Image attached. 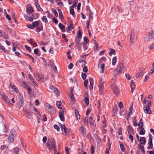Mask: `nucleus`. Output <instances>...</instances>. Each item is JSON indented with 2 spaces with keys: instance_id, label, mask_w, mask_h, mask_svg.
<instances>
[{
  "instance_id": "obj_1",
  "label": "nucleus",
  "mask_w": 154,
  "mask_h": 154,
  "mask_svg": "<svg viewBox=\"0 0 154 154\" xmlns=\"http://www.w3.org/2000/svg\"><path fill=\"white\" fill-rule=\"evenodd\" d=\"M46 147L50 150L52 149H54V151L55 152L57 149L56 143L54 139L52 140H48L46 144Z\"/></svg>"
},
{
  "instance_id": "obj_2",
  "label": "nucleus",
  "mask_w": 154,
  "mask_h": 154,
  "mask_svg": "<svg viewBox=\"0 0 154 154\" xmlns=\"http://www.w3.org/2000/svg\"><path fill=\"white\" fill-rule=\"evenodd\" d=\"M16 134L15 130L14 129H11V130L9 135L8 138V141L10 143L14 142V137Z\"/></svg>"
},
{
  "instance_id": "obj_3",
  "label": "nucleus",
  "mask_w": 154,
  "mask_h": 154,
  "mask_svg": "<svg viewBox=\"0 0 154 154\" xmlns=\"http://www.w3.org/2000/svg\"><path fill=\"white\" fill-rule=\"evenodd\" d=\"M81 39H79V38L77 37H76L75 38V42L77 48H81L82 47V46H83V47L84 48H85L84 46L85 45V44L83 42L82 43V44H81L80 43V41Z\"/></svg>"
},
{
  "instance_id": "obj_4",
  "label": "nucleus",
  "mask_w": 154,
  "mask_h": 154,
  "mask_svg": "<svg viewBox=\"0 0 154 154\" xmlns=\"http://www.w3.org/2000/svg\"><path fill=\"white\" fill-rule=\"evenodd\" d=\"M124 66L123 63H120L118 66L116 70L118 74L121 73L124 69Z\"/></svg>"
},
{
  "instance_id": "obj_5",
  "label": "nucleus",
  "mask_w": 154,
  "mask_h": 154,
  "mask_svg": "<svg viewBox=\"0 0 154 154\" xmlns=\"http://www.w3.org/2000/svg\"><path fill=\"white\" fill-rule=\"evenodd\" d=\"M146 40L150 41L154 40V31L153 30L151 32H149L147 37L146 38Z\"/></svg>"
},
{
  "instance_id": "obj_6",
  "label": "nucleus",
  "mask_w": 154,
  "mask_h": 154,
  "mask_svg": "<svg viewBox=\"0 0 154 154\" xmlns=\"http://www.w3.org/2000/svg\"><path fill=\"white\" fill-rule=\"evenodd\" d=\"M79 131L82 135L84 137L85 136L86 134V129L85 128L82 126L79 128Z\"/></svg>"
},
{
  "instance_id": "obj_7",
  "label": "nucleus",
  "mask_w": 154,
  "mask_h": 154,
  "mask_svg": "<svg viewBox=\"0 0 154 154\" xmlns=\"http://www.w3.org/2000/svg\"><path fill=\"white\" fill-rule=\"evenodd\" d=\"M46 109L49 112L53 113L54 112L53 108L48 103H47L45 106Z\"/></svg>"
},
{
  "instance_id": "obj_8",
  "label": "nucleus",
  "mask_w": 154,
  "mask_h": 154,
  "mask_svg": "<svg viewBox=\"0 0 154 154\" xmlns=\"http://www.w3.org/2000/svg\"><path fill=\"white\" fill-rule=\"evenodd\" d=\"M111 88L113 90V92L116 95L119 93L118 89L116 85L115 84H112L111 86Z\"/></svg>"
},
{
  "instance_id": "obj_9",
  "label": "nucleus",
  "mask_w": 154,
  "mask_h": 154,
  "mask_svg": "<svg viewBox=\"0 0 154 154\" xmlns=\"http://www.w3.org/2000/svg\"><path fill=\"white\" fill-rule=\"evenodd\" d=\"M24 112L28 119H30L31 117L32 113L30 111L27 110V109H25L24 110Z\"/></svg>"
},
{
  "instance_id": "obj_10",
  "label": "nucleus",
  "mask_w": 154,
  "mask_h": 154,
  "mask_svg": "<svg viewBox=\"0 0 154 154\" xmlns=\"http://www.w3.org/2000/svg\"><path fill=\"white\" fill-rule=\"evenodd\" d=\"M24 16L25 18L26 19H29L28 20L30 22L32 21L34 19L33 15H32L31 16L29 14H27V15H24Z\"/></svg>"
},
{
  "instance_id": "obj_11",
  "label": "nucleus",
  "mask_w": 154,
  "mask_h": 154,
  "mask_svg": "<svg viewBox=\"0 0 154 154\" xmlns=\"http://www.w3.org/2000/svg\"><path fill=\"white\" fill-rule=\"evenodd\" d=\"M145 69L144 68H143L141 70L139 73H137L136 75V78L142 76L144 73L145 72Z\"/></svg>"
},
{
  "instance_id": "obj_12",
  "label": "nucleus",
  "mask_w": 154,
  "mask_h": 154,
  "mask_svg": "<svg viewBox=\"0 0 154 154\" xmlns=\"http://www.w3.org/2000/svg\"><path fill=\"white\" fill-rule=\"evenodd\" d=\"M50 89L54 92L57 95H59V92L57 89L54 87L53 86L51 85L50 86Z\"/></svg>"
},
{
  "instance_id": "obj_13",
  "label": "nucleus",
  "mask_w": 154,
  "mask_h": 154,
  "mask_svg": "<svg viewBox=\"0 0 154 154\" xmlns=\"http://www.w3.org/2000/svg\"><path fill=\"white\" fill-rule=\"evenodd\" d=\"M135 35V34L134 32H131L130 38V42L129 44L130 45H131L133 44V41L134 39Z\"/></svg>"
},
{
  "instance_id": "obj_14",
  "label": "nucleus",
  "mask_w": 154,
  "mask_h": 154,
  "mask_svg": "<svg viewBox=\"0 0 154 154\" xmlns=\"http://www.w3.org/2000/svg\"><path fill=\"white\" fill-rule=\"evenodd\" d=\"M70 93L71 94L70 95L69 100L71 103L73 104L74 101L75 97L73 94L72 93V91H71Z\"/></svg>"
},
{
  "instance_id": "obj_15",
  "label": "nucleus",
  "mask_w": 154,
  "mask_h": 154,
  "mask_svg": "<svg viewBox=\"0 0 154 154\" xmlns=\"http://www.w3.org/2000/svg\"><path fill=\"white\" fill-rule=\"evenodd\" d=\"M149 106H148V107L145 106L144 107L143 109L144 111L146 113L148 114H150L151 113V110L149 109Z\"/></svg>"
},
{
  "instance_id": "obj_16",
  "label": "nucleus",
  "mask_w": 154,
  "mask_h": 154,
  "mask_svg": "<svg viewBox=\"0 0 154 154\" xmlns=\"http://www.w3.org/2000/svg\"><path fill=\"white\" fill-rule=\"evenodd\" d=\"M59 117L61 121H64L65 118L64 116V112L63 111L60 112Z\"/></svg>"
},
{
  "instance_id": "obj_17",
  "label": "nucleus",
  "mask_w": 154,
  "mask_h": 154,
  "mask_svg": "<svg viewBox=\"0 0 154 154\" xmlns=\"http://www.w3.org/2000/svg\"><path fill=\"white\" fill-rule=\"evenodd\" d=\"M10 86L11 87V88L15 92H17L18 90L17 88L15 86L14 84L12 83L11 82L10 84Z\"/></svg>"
},
{
  "instance_id": "obj_18",
  "label": "nucleus",
  "mask_w": 154,
  "mask_h": 154,
  "mask_svg": "<svg viewBox=\"0 0 154 154\" xmlns=\"http://www.w3.org/2000/svg\"><path fill=\"white\" fill-rule=\"evenodd\" d=\"M2 97L5 101L7 103H9L10 101L9 99L8 96L6 95L3 94L2 95Z\"/></svg>"
},
{
  "instance_id": "obj_19",
  "label": "nucleus",
  "mask_w": 154,
  "mask_h": 154,
  "mask_svg": "<svg viewBox=\"0 0 154 154\" xmlns=\"http://www.w3.org/2000/svg\"><path fill=\"white\" fill-rule=\"evenodd\" d=\"M127 130L128 134L131 133L133 134L134 133V131L133 128L131 126H129L128 127Z\"/></svg>"
},
{
  "instance_id": "obj_20",
  "label": "nucleus",
  "mask_w": 154,
  "mask_h": 154,
  "mask_svg": "<svg viewBox=\"0 0 154 154\" xmlns=\"http://www.w3.org/2000/svg\"><path fill=\"white\" fill-rule=\"evenodd\" d=\"M140 142L141 144L145 145L146 143L145 137H141L140 140Z\"/></svg>"
},
{
  "instance_id": "obj_21",
  "label": "nucleus",
  "mask_w": 154,
  "mask_h": 154,
  "mask_svg": "<svg viewBox=\"0 0 154 154\" xmlns=\"http://www.w3.org/2000/svg\"><path fill=\"white\" fill-rule=\"evenodd\" d=\"M89 123L91 126H92L94 125L95 120H93V118L92 117H90L89 118Z\"/></svg>"
},
{
  "instance_id": "obj_22",
  "label": "nucleus",
  "mask_w": 154,
  "mask_h": 154,
  "mask_svg": "<svg viewBox=\"0 0 154 154\" xmlns=\"http://www.w3.org/2000/svg\"><path fill=\"white\" fill-rule=\"evenodd\" d=\"M77 38H79V39H81L82 38V31L81 30H79L78 31V32L77 33Z\"/></svg>"
},
{
  "instance_id": "obj_23",
  "label": "nucleus",
  "mask_w": 154,
  "mask_h": 154,
  "mask_svg": "<svg viewBox=\"0 0 154 154\" xmlns=\"http://www.w3.org/2000/svg\"><path fill=\"white\" fill-rule=\"evenodd\" d=\"M116 54V51L115 50L113 49H111L110 52L109 53V55L111 56L112 54L115 55Z\"/></svg>"
},
{
  "instance_id": "obj_24",
  "label": "nucleus",
  "mask_w": 154,
  "mask_h": 154,
  "mask_svg": "<svg viewBox=\"0 0 154 154\" xmlns=\"http://www.w3.org/2000/svg\"><path fill=\"white\" fill-rule=\"evenodd\" d=\"M43 30V26L42 25L41 27L38 26L36 28V31L38 32H39L41 30Z\"/></svg>"
},
{
  "instance_id": "obj_25",
  "label": "nucleus",
  "mask_w": 154,
  "mask_h": 154,
  "mask_svg": "<svg viewBox=\"0 0 154 154\" xmlns=\"http://www.w3.org/2000/svg\"><path fill=\"white\" fill-rule=\"evenodd\" d=\"M85 102L87 106H88L89 103V99L88 97H85L84 99Z\"/></svg>"
},
{
  "instance_id": "obj_26",
  "label": "nucleus",
  "mask_w": 154,
  "mask_h": 154,
  "mask_svg": "<svg viewBox=\"0 0 154 154\" xmlns=\"http://www.w3.org/2000/svg\"><path fill=\"white\" fill-rule=\"evenodd\" d=\"M75 113L77 120H79L80 119V115L78 110L75 111Z\"/></svg>"
},
{
  "instance_id": "obj_27",
  "label": "nucleus",
  "mask_w": 154,
  "mask_h": 154,
  "mask_svg": "<svg viewBox=\"0 0 154 154\" xmlns=\"http://www.w3.org/2000/svg\"><path fill=\"white\" fill-rule=\"evenodd\" d=\"M56 105L58 109H61V102L60 101H58L56 103Z\"/></svg>"
},
{
  "instance_id": "obj_28",
  "label": "nucleus",
  "mask_w": 154,
  "mask_h": 154,
  "mask_svg": "<svg viewBox=\"0 0 154 154\" xmlns=\"http://www.w3.org/2000/svg\"><path fill=\"white\" fill-rule=\"evenodd\" d=\"M27 11L28 13H31L34 10L32 7L31 6L28 7L27 8Z\"/></svg>"
},
{
  "instance_id": "obj_29",
  "label": "nucleus",
  "mask_w": 154,
  "mask_h": 154,
  "mask_svg": "<svg viewBox=\"0 0 154 154\" xmlns=\"http://www.w3.org/2000/svg\"><path fill=\"white\" fill-rule=\"evenodd\" d=\"M130 86L131 88L132 93H133L134 89L135 88V84H131Z\"/></svg>"
},
{
  "instance_id": "obj_30",
  "label": "nucleus",
  "mask_w": 154,
  "mask_h": 154,
  "mask_svg": "<svg viewBox=\"0 0 154 154\" xmlns=\"http://www.w3.org/2000/svg\"><path fill=\"white\" fill-rule=\"evenodd\" d=\"M106 60V58L105 57H102L99 60L98 62V66L100 65V64L101 63L102 61H105Z\"/></svg>"
},
{
  "instance_id": "obj_31",
  "label": "nucleus",
  "mask_w": 154,
  "mask_h": 154,
  "mask_svg": "<svg viewBox=\"0 0 154 154\" xmlns=\"http://www.w3.org/2000/svg\"><path fill=\"white\" fill-rule=\"evenodd\" d=\"M18 100L20 103L21 104L23 103V96L21 95H20L19 96Z\"/></svg>"
},
{
  "instance_id": "obj_32",
  "label": "nucleus",
  "mask_w": 154,
  "mask_h": 154,
  "mask_svg": "<svg viewBox=\"0 0 154 154\" xmlns=\"http://www.w3.org/2000/svg\"><path fill=\"white\" fill-rule=\"evenodd\" d=\"M42 20L43 22L45 23H47L48 22L47 19L45 16H43L42 18Z\"/></svg>"
},
{
  "instance_id": "obj_33",
  "label": "nucleus",
  "mask_w": 154,
  "mask_h": 154,
  "mask_svg": "<svg viewBox=\"0 0 154 154\" xmlns=\"http://www.w3.org/2000/svg\"><path fill=\"white\" fill-rule=\"evenodd\" d=\"M34 52V53L38 56L40 55V53L39 52L38 49H35Z\"/></svg>"
},
{
  "instance_id": "obj_34",
  "label": "nucleus",
  "mask_w": 154,
  "mask_h": 154,
  "mask_svg": "<svg viewBox=\"0 0 154 154\" xmlns=\"http://www.w3.org/2000/svg\"><path fill=\"white\" fill-rule=\"evenodd\" d=\"M70 14L72 15L73 17H75V15L74 13V10L73 8H70Z\"/></svg>"
},
{
  "instance_id": "obj_35",
  "label": "nucleus",
  "mask_w": 154,
  "mask_h": 154,
  "mask_svg": "<svg viewBox=\"0 0 154 154\" xmlns=\"http://www.w3.org/2000/svg\"><path fill=\"white\" fill-rule=\"evenodd\" d=\"M58 26L59 28L61 29H63L65 28V26L61 23H60L59 24Z\"/></svg>"
},
{
  "instance_id": "obj_36",
  "label": "nucleus",
  "mask_w": 154,
  "mask_h": 154,
  "mask_svg": "<svg viewBox=\"0 0 154 154\" xmlns=\"http://www.w3.org/2000/svg\"><path fill=\"white\" fill-rule=\"evenodd\" d=\"M52 12L54 14L56 17H57L58 16L57 12L56 10L54 8H52Z\"/></svg>"
},
{
  "instance_id": "obj_37",
  "label": "nucleus",
  "mask_w": 154,
  "mask_h": 154,
  "mask_svg": "<svg viewBox=\"0 0 154 154\" xmlns=\"http://www.w3.org/2000/svg\"><path fill=\"white\" fill-rule=\"evenodd\" d=\"M145 134V130L143 128H142L140 130L139 134L143 135Z\"/></svg>"
},
{
  "instance_id": "obj_38",
  "label": "nucleus",
  "mask_w": 154,
  "mask_h": 154,
  "mask_svg": "<svg viewBox=\"0 0 154 154\" xmlns=\"http://www.w3.org/2000/svg\"><path fill=\"white\" fill-rule=\"evenodd\" d=\"M117 58L116 57H114L112 60V65H115L116 62Z\"/></svg>"
},
{
  "instance_id": "obj_39",
  "label": "nucleus",
  "mask_w": 154,
  "mask_h": 154,
  "mask_svg": "<svg viewBox=\"0 0 154 154\" xmlns=\"http://www.w3.org/2000/svg\"><path fill=\"white\" fill-rule=\"evenodd\" d=\"M105 67V64L104 63H102L100 65V69L101 70V72L103 73L104 72V69Z\"/></svg>"
},
{
  "instance_id": "obj_40",
  "label": "nucleus",
  "mask_w": 154,
  "mask_h": 154,
  "mask_svg": "<svg viewBox=\"0 0 154 154\" xmlns=\"http://www.w3.org/2000/svg\"><path fill=\"white\" fill-rule=\"evenodd\" d=\"M120 146L121 151L122 152L125 151V148L124 145L122 143H121L120 144Z\"/></svg>"
},
{
  "instance_id": "obj_41",
  "label": "nucleus",
  "mask_w": 154,
  "mask_h": 154,
  "mask_svg": "<svg viewBox=\"0 0 154 154\" xmlns=\"http://www.w3.org/2000/svg\"><path fill=\"white\" fill-rule=\"evenodd\" d=\"M73 26V24L72 23H70L69 26L68 27V30L69 31H70L72 30V29L73 28V27L72 26Z\"/></svg>"
},
{
  "instance_id": "obj_42",
  "label": "nucleus",
  "mask_w": 154,
  "mask_h": 154,
  "mask_svg": "<svg viewBox=\"0 0 154 154\" xmlns=\"http://www.w3.org/2000/svg\"><path fill=\"white\" fill-rule=\"evenodd\" d=\"M35 6L38 11H43L42 8L40 7V6L39 5V4H38V5H36V6Z\"/></svg>"
},
{
  "instance_id": "obj_43",
  "label": "nucleus",
  "mask_w": 154,
  "mask_h": 154,
  "mask_svg": "<svg viewBox=\"0 0 154 154\" xmlns=\"http://www.w3.org/2000/svg\"><path fill=\"white\" fill-rule=\"evenodd\" d=\"M28 90V92L29 94H31L32 93V88L29 86L27 88Z\"/></svg>"
},
{
  "instance_id": "obj_44",
  "label": "nucleus",
  "mask_w": 154,
  "mask_h": 154,
  "mask_svg": "<svg viewBox=\"0 0 154 154\" xmlns=\"http://www.w3.org/2000/svg\"><path fill=\"white\" fill-rule=\"evenodd\" d=\"M140 149L141 150V152L143 153V154H145V150L144 149V146H140Z\"/></svg>"
},
{
  "instance_id": "obj_45",
  "label": "nucleus",
  "mask_w": 154,
  "mask_h": 154,
  "mask_svg": "<svg viewBox=\"0 0 154 154\" xmlns=\"http://www.w3.org/2000/svg\"><path fill=\"white\" fill-rule=\"evenodd\" d=\"M32 24L34 27L35 26H37L39 24V22L38 21H35L32 23Z\"/></svg>"
},
{
  "instance_id": "obj_46",
  "label": "nucleus",
  "mask_w": 154,
  "mask_h": 154,
  "mask_svg": "<svg viewBox=\"0 0 154 154\" xmlns=\"http://www.w3.org/2000/svg\"><path fill=\"white\" fill-rule=\"evenodd\" d=\"M84 41L85 43H88L89 42V41L88 38L86 36H85L84 37Z\"/></svg>"
},
{
  "instance_id": "obj_47",
  "label": "nucleus",
  "mask_w": 154,
  "mask_h": 154,
  "mask_svg": "<svg viewBox=\"0 0 154 154\" xmlns=\"http://www.w3.org/2000/svg\"><path fill=\"white\" fill-rule=\"evenodd\" d=\"M5 33L4 32L0 29V37H4Z\"/></svg>"
},
{
  "instance_id": "obj_48",
  "label": "nucleus",
  "mask_w": 154,
  "mask_h": 154,
  "mask_svg": "<svg viewBox=\"0 0 154 154\" xmlns=\"http://www.w3.org/2000/svg\"><path fill=\"white\" fill-rule=\"evenodd\" d=\"M59 16L60 19H62L63 18V15L62 12H59Z\"/></svg>"
},
{
  "instance_id": "obj_49",
  "label": "nucleus",
  "mask_w": 154,
  "mask_h": 154,
  "mask_svg": "<svg viewBox=\"0 0 154 154\" xmlns=\"http://www.w3.org/2000/svg\"><path fill=\"white\" fill-rule=\"evenodd\" d=\"M50 61L51 62V63H52L51 65L54 68L55 70H56L57 71V67H56V66H55V64H54V63L52 62V61L51 60H50Z\"/></svg>"
},
{
  "instance_id": "obj_50",
  "label": "nucleus",
  "mask_w": 154,
  "mask_h": 154,
  "mask_svg": "<svg viewBox=\"0 0 154 154\" xmlns=\"http://www.w3.org/2000/svg\"><path fill=\"white\" fill-rule=\"evenodd\" d=\"M27 27L28 28L30 29H33L35 28L33 24H29L27 26Z\"/></svg>"
},
{
  "instance_id": "obj_51",
  "label": "nucleus",
  "mask_w": 154,
  "mask_h": 154,
  "mask_svg": "<svg viewBox=\"0 0 154 154\" xmlns=\"http://www.w3.org/2000/svg\"><path fill=\"white\" fill-rule=\"evenodd\" d=\"M52 20L55 24H57L58 23V21L55 17L53 18Z\"/></svg>"
},
{
  "instance_id": "obj_52",
  "label": "nucleus",
  "mask_w": 154,
  "mask_h": 154,
  "mask_svg": "<svg viewBox=\"0 0 154 154\" xmlns=\"http://www.w3.org/2000/svg\"><path fill=\"white\" fill-rule=\"evenodd\" d=\"M31 82H32V83L35 86H37L38 85L37 83L34 79H32L31 81Z\"/></svg>"
},
{
  "instance_id": "obj_53",
  "label": "nucleus",
  "mask_w": 154,
  "mask_h": 154,
  "mask_svg": "<svg viewBox=\"0 0 154 154\" xmlns=\"http://www.w3.org/2000/svg\"><path fill=\"white\" fill-rule=\"evenodd\" d=\"M130 140L132 142L133 141V136L131 134H130L128 136Z\"/></svg>"
},
{
  "instance_id": "obj_54",
  "label": "nucleus",
  "mask_w": 154,
  "mask_h": 154,
  "mask_svg": "<svg viewBox=\"0 0 154 154\" xmlns=\"http://www.w3.org/2000/svg\"><path fill=\"white\" fill-rule=\"evenodd\" d=\"M23 85L24 86V87L26 89L29 87V86L26 83L24 82H23Z\"/></svg>"
},
{
  "instance_id": "obj_55",
  "label": "nucleus",
  "mask_w": 154,
  "mask_h": 154,
  "mask_svg": "<svg viewBox=\"0 0 154 154\" xmlns=\"http://www.w3.org/2000/svg\"><path fill=\"white\" fill-rule=\"evenodd\" d=\"M118 11L119 13H122V8L119 6H118L117 7Z\"/></svg>"
},
{
  "instance_id": "obj_56",
  "label": "nucleus",
  "mask_w": 154,
  "mask_h": 154,
  "mask_svg": "<svg viewBox=\"0 0 154 154\" xmlns=\"http://www.w3.org/2000/svg\"><path fill=\"white\" fill-rule=\"evenodd\" d=\"M119 131L118 132V133L119 135H122V128H119Z\"/></svg>"
},
{
  "instance_id": "obj_57",
  "label": "nucleus",
  "mask_w": 154,
  "mask_h": 154,
  "mask_svg": "<svg viewBox=\"0 0 154 154\" xmlns=\"http://www.w3.org/2000/svg\"><path fill=\"white\" fill-rule=\"evenodd\" d=\"M138 126H139V128H143V123L142 122H141L139 123L138 124Z\"/></svg>"
},
{
  "instance_id": "obj_58",
  "label": "nucleus",
  "mask_w": 154,
  "mask_h": 154,
  "mask_svg": "<svg viewBox=\"0 0 154 154\" xmlns=\"http://www.w3.org/2000/svg\"><path fill=\"white\" fill-rule=\"evenodd\" d=\"M65 151L66 154H70L69 152V149L67 147H65Z\"/></svg>"
},
{
  "instance_id": "obj_59",
  "label": "nucleus",
  "mask_w": 154,
  "mask_h": 154,
  "mask_svg": "<svg viewBox=\"0 0 154 154\" xmlns=\"http://www.w3.org/2000/svg\"><path fill=\"white\" fill-rule=\"evenodd\" d=\"M148 144L149 145H152V138H149L148 140Z\"/></svg>"
},
{
  "instance_id": "obj_60",
  "label": "nucleus",
  "mask_w": 154,
  "mask_h": 154,
  "mask_svg": "<svg viewBox=\"0 0 154 154\" xmlns=\"http://www.w3.org/2000/svg\"><path fill=\"white\" fill-rule=\"evenodd\" d=\"M54 128L55 129L57 130V131H60V128L57 125H54Z\"/></svg>"
},
{
  "instance_id": "obj_61",
  "label": "nucleus",
  "mask_w": 154,
  "mask_h": 154,
  "mask_svg": "<svg viewBox=\"0 0 154 154\" xmlns=\"http://www.w3.org/2000/svg\"><path fill=\"white\" fill-rule=\"evenodd\" d=\"M82 77L84 80L86 78V74L84 73H82Z\"/></svg>"
},
{
  "instance_id": "obj_62",
  "label": "nucleus",
  "mask_w": 154,
  "mask_h": 154,
  "mask_svg": "<svg viewBox=\"0 0 154 154\" xmlns=\"http://www.w3.org/2000/svg\"><path fill=\"white\" fill-rule=\"evenodd\" d=\"M99 89L100 91H102L103 89V85H99Z\"/></svg>"
},
{
  "instance_id": "obj_63",
  "label": "nucleus",
  "mask_w": 154,
  "mask_h": 154,
  "mask_svg": "<svg viewBox=\"0 0 154 154\" xmlns=\"http://www.w3.org/2000/svg\"><path fill=\"white\" fill-rule=\"evenodd\" d=\"M73 66V64L72 63H70L68 66V67L69 69H71Z\"/></svg>"
},
{
  "instance_id": "obj_64",
  "label": "nucleus",
  "mask_w": 154,
  "mask_h": 154,
  "mask_svg": "<svg viewBox=\"0 0 154 154\" xmlns=\"http://www.w3.org/2000/svg\"><path fill=\"white\" fill-rule=\"evenodd\" d=\"M83 71L85 72H87L88 71V69L87 66H85L83 68Z\"/></svg>"
}]
</instances>
